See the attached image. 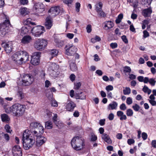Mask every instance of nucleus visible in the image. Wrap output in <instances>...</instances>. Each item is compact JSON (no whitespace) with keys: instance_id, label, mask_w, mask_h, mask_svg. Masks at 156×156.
I'll list each match as a JSON object with an SVG mask.
<instances>
[{"instance_id":"nucleus-27","label":"nucleus","mask_w":156,"mask_h":156,"mask_svg":"<svg viewBox=\"0 0 156 156\" xmlns=\"http://www.w3.org/2000/svg\"><path fill=\"white\" fill-rule=\"evenodd\" d=\"M137 79L140 82H144L145 83H148V77H144L142 76H139L137 77Z\"/></svg>"},{"instance_id":"nucleus-43","label":"nucleus","mask_w":156,"mask_h":156,"mask_svg":"<svg viewBox=\"0 0 156 156\" xmlns=\"http://www.w3.org/2000/svg\"><path fill=\"white\" fill-rule=\"evenodd\" d=\"M32 19L30 18H28L24 21V24L25 25H30L31 23Z\"/></svg>"},{"instance_id":"nucleus-31","label":"nucleus","mask_w":156,"mask_h":156,"mask_svg":"<svg viewBox=\"0 0 156 156\" xmlns=\"http://www.w3.org/2000/svg\"><path fill=\"white\" fill-rule=\"evenodd\" d=\"M45 127L48 129H51L53 128L52 123L51 121H48L45 122Z\"/></svg>"},{"instance_id":"nucleus-37","label":"nucleus","mask_w":156,"mask_h":156,"mask_svg":"<svg viewBox=\"0 0 156 156\" xmlns=\"http://www.w3.org/2000/svg\"><path fill=\"white\" fill-rule=\"evenodd\" d=\"M70 67L71 69L73 71H75L77 70V67L76 64L74 62L71 63L70 64Z\"/></svg>"},{"instance_id":"nucleus-6","label":"nucleus","mask_w":156,"mask_h":156,"mask_svg":"<svg viewBox=\"0 0 156 156\" xmlns=\"http://www.w3.org/2000/svg\"><path fill=\"white\" fill-rule=\"evenodd\" d=\"M34 81V79L32 75L25 74L22 78V84L25 86H28L31 84Z\"/></svg>"},{"instance_id":"nucleus-2","label":"nucleus","mask_w":156,"mask_h":156,"mask_svg":"<svg viewBox=\"0 0 156 156\" xmlns=\"http://www.w3.org/2000/svg\"><path fill=\"white\" fill-rule=\"evenodd\" d=\"M25 109V105L19 104H16L10 107L5 108L7 113H13V115L17 117L22 116L24 113Z\"/></svg>"},{"instance_id":"nucleus-14","label":"nucleus","mask_w":156,"mask_h":156,"mask_svg":"<svg viewBox=\"0 0 156 156\" xmlns=\"http://www.w3.org/2000/svg\"><path fill=\"white\" fill-rule=\"evenodd\" d=\"M1 45L7 53H9L12 51V46L11 43L2 42Z\"/></svg>"},{"instance_id":"nucleus-7","label":"nucleus","mask_w":156,"mask_h":156,"mask_svg":"<svg viewBox=\"0 0 156 156\" xmlns=\"http://www.w3.org/2000/svg\"><path fill=\"white\" fill-rule=\"evenodd\" d=\"M66 53L69 56H72L77 51L76 47L72 44H68L65 47Z\"/></svg>"},{"instance_id":"nucleus-41","label":"nucleus","mask_w":156,"mask_h":156,"mask_svg":"<svg viewBox=\"0 0 156 156\" xmlns=\"http://www.w3.org/2000/svg\"><path fill=\"white\" fill-rule=\"evenodd\" d=\"M57 117L58 116L57 114H55L54 116L53 117L52 119L53 122L55 123V124L58 127V128H60L59 127V126L58 125V122H57Z\"/></svg>"},{"instance_id":"nucleus-52","label":"nucleus","mask_w":156,"mask_h":156,"mask_svg":"<svg viewBox=\"0 0 156 156\" xmlns=\"http://www.w3.org/2000/svg\"><path fill=\"white\" fill-rule=\"evenodd\" d=\"M121 38L125 44H127L128 43V41L126 36L123 35L122 36Z\"/></svg>"},{"instance_id":"nucleus-35","label":"nucleus","mask_w":156,"mask_h":156,"mask_svg":"<svg viewBox=\"0 0 156 156\" xmlns=\"http://www.w3.org/2000/svg\"><path fill=\"white\" fill-rule=\"evenodd\" d=\"M98 15L100 18H104L106 16V14L102 10L97 12Z\"/></svg>"},{"instance_id":"nucleus-17","label":"nucleus","mask_w":156,"mask_h":156,"mask_svg":"<svg viewBox=\"0 0 156 156\" xmlns=\"http://www.w3.org/2000/svg\"><path fill=\"white\" fill-rule=\"evenodd\" d=\"M32 27L30 25H25L23 27L21 28V33L22 34H27L28 32H31Z\"/></svg>"},{"instance_id":"nucleus-60","label":"nucleus","mask_w":156,"mask_h":156,"mask_svg":"<svg viewBox=\"0 0 156 156\" xmlns=\"http://www.w3.org/2000/svg\"><path fill=\"white\" fill-rule=\"evenodd\" d=\"M142 137L144 140H146L147 137V134L146 133L144 132H143L142 133Z\"/></svg>"},{"instance_id":"nucleus-54","label":"nucleus","mask_w":156,"mask_h":156,"mask_svg":"<svg viewBox=\"0 0 156 156\" xmlns=\"http://www.w3.org/2000/svg\"><path fill=\"white\" fill-rule=\"evenodd\" d=\"M134 140L133 139H129L127 140V143L129 145L134 144Z\"/></svg>"},{"instance_id":"nucleus-46","label":"nucleus","mask_w":156,"mask_h":156,"mask_svg":"<svg viewBox=\"0 0 156 156\" xmlns=\"http://www.w3.org/2000/svg\"><path fill=\"white\" fill-rule=\"evenodd\" d=\"M126 114L128 116H131L133 115V112L131 109H129L126 110Z\"/></svg>"},{"instance_id":"nucleus-20","label":"nucleus","mask_w":156,"mask_h":156,"mask_svg":"<svg viewBox=\"0 0 156 156\" xmlns=\"http://www.w3.org/2000/svg\"><path fill=\"white\" fill-rule=\"evenodd\" d=\"M105 26L104 28L105 30H108L112 28L114 26V23L111 21H106L104 23Z\"/></svg>"},{"instance_id":"nucleus-40","label":"nucleus","mask_w":156,"mask_h":156,"mask_svg":"<svg viewBox=\"0 0 156 156\" xmlns=\"http://www.w3.org/2000/svg\"><path fill=\"white\" fill-rule=\"evenodd\" d=\"M131 71V69L129 66H126L123 67V72L124 73H130Z\"/></svg>"},{"instance_id":"nucleus-50","label":"nucleus","mask_w":156,"mask_h":156,"mask_svg":"<svg viewBox=\"0 0 156 156\" xmlns=\"http://www.w3.org/2000/svg\"><path fill=\"white\" fill-rule=\"evenodd\" d=\"M120 109L123 111H124L126 109L127 107L124 103H122L120 106Z\"/></svg>"},{"instance_id":"nucleus-25","label":"nucleus","mask_w":156,"mask_h":156,"mask_svg":"<svg viewBox=\"0 0 156 156\" xmlns=\"http://www.w3.org/2000/svg\"><path fill=\"white\" fill-rule=\"evenodd\" d=\"M117 115L118 117H120L121 120H126L127 119L126 115L124 114V113L122 111H119L117 112Z\"/></svg>"},{"instance_id":"nucleus-51","label":"nucleus","mask_w":156,"mask_h":156,"mask_svg":"<svg viewBox=\"0 0 156 156\" xmlns=\"http://www.w3.org/2000/svg\"><path fill=\"white\" fill-rule=\"evenodd\" d=\"M133 101L132 98L130 97L126 99V103L128 105H130L132 103Z\"/></svg>"},{"instance_id":"nucleus-15","label":"nucleus","mask_w":156,"mask_h":156,"mask_svg":"<svg viewBox=\"0 0 156 156\" xmlns=\"http://www.w3.org/2000/svg\"><path fill=\"white\" fill-rule=\"evenodd\" d=\"M76 106V104L74 102L72 101H68L67 102L66 109L69 111L72 112Z\"/></svg>"},{"instance_id":"nucleus-39","label":"nucleus","mask_w":156,"mask_h":156,"mask_svg":"<svg viewBox=\"0 0 156 156\" xmlns=\"http://www.w3.org/2000/svg\"><path fill=\"white\" fill-rule=\"evenodd\" d=\"M58 53V51L55 49L51 50L50 53V54L51 55L52 57L56 56Z\"/></svg>"},{"instance_id":"nucleus-42","label":"nucleus","mask_w":156,"mask_h":156,"mask_svg":"<svg viewBox=\"0 0 156 156\" xmlns=\"http://www.w3.org/2000/svg\"><path fill=\"white\" fill-rule=\"evenodd\" d=\"M131 90L129 87H126L125 89L123 90V92L125 95L129 94L130 93Z\"/></svg>"},{"instance_id":"nucleus-10","label":"nucleus","mask_w":156,"mask_h":156,"mask_svg":"<svg viewBox=\"0 0 156 156\" xmlns=\"http://www.w3.org/2000/svg\"><path fill=\"white\" fill-rule=\"evenodd\" d=\"M21 54H22V51H20L16 52L12 56V59L18 65L22 64L21 61Z\"/></svg>"},{"instance_id":"nucleus-11","label":"nucleus","mask_w":156,"mask_h":156,"mask_svg":"<svg viewBox=\"0 0 156 156\" xmlns=\"http://www.w3.org/2000/svg\"><path fill=\"white\" fill-rule=\"evenodd\" d=\"M34 133L35 137H36V142L37 144L41 145L46 141V139L42 136L41 134L37 133V131H33Z\"/></svg>"},{"instance_id":"nucleus-48","label":"nucleus","mask_w":156,"mask_h":156,"mask_svg":"<svg viewBox=\"0 0 156 156\" xmlns=\"http://www.w3.org/2000/svg\"><path fill=\"white\" fill-rule=\"evenodd\" d=\"M97 139V136L94 134H91V140L92 141H95Z\"/></svg>"},{"instance_id":"nucleus-58","label":"nucleus","mask_w":156,"mask_h":156,"mask_svg":"<svg viewBox=\"0 0 156 156\" xmlns=\"http://www.w3.org/2000/svg\"><path fill=\"white\" fill-rule=\"evenodd\" d=\"M87 32L88 33H90L91 32V26L90 25H87L86 28Z\"/></svg>"},{"instance_id":"nucleus-9","label":"nucleus","mask_w":156,"mask_h":156,"mask_svg":"<svg viewBox=\"0 0 156 156\" xmlns=\"http://www.w3.org/2000/svg\"><path fill=\"white\" fill-rule=\"evenodd\" d=\"M41 52H36L34 53L33 55L32 56L30 62L31 63L34 65H37L39 63V58L40 56Z\"/></svg>"},{"instance_id":"nucleus-8","label":"nucleus","mask_w":156,"mask_h":156,"mask_svg":"<svg viewBox=\"0 0 156 156\" xmlns=\"http://www.w3.org/2000/svg\"><path fill=\"white\" fill-rule=\"evenodd\" d=\"M11 25L10 22L8 17L6 16V19L3 23L0 24L1 31L7 33L8 32L9 27Z\"/></svg>"},{"instance_id":"nucleus-56","label":"nucleus","mask_w":156,"mask_h":156,"mask_svg":"<svg viewBox=\"0 0 156 156\" xmlns=\"http://www.w3.org/2000/svg\"><path fill=\"white\" fill-rule=\"evenodd\" d=\"M113 87L111 85H108L106 86V90L108 91L109 90H113Z\"/></svg>"},{"instance_id":"nucleus-45","label":"nucleus","mask_w":156,"mask_h":156,"mask_svg":"<svg viewBox=\"0 0 156 156\" xmlns=\"http://www.w3.org/2000/svg\"><path fill=\"white\" fill-rule=\"evenodd\" d=\"M132 108L135 111L138 112L140 109V107L138 104H136L132 106Z\"/></svg>"},{"instance_id":"nucleus-23","label":"nucleus","mask_w":156,"mask_h":156,"mask_svg":"<svg viewBox=\"0 0 156 156\" xmlns=\"http://www.w3.org/2000/svg\"><path fill=\"white\" fill-rule=\"evenodd\" d=\"M75 96L76 99H84L86 98V95L82 91H77L75 92Z\"/></svg>"},{"instance_id":"nucleus-63","label":"nucleus","mask_w":156,"mask_h":156,"mask_svg":"<svg viewBox=\"0 0 156 156\" xmlns=\"http://www.w3.org/2000/svg\"><path fill=\"white\" fill-rule=\"evenodd\" d=\"M115 33L116 35H120L121 34V33L119 31V28H117L115 30Z\"/></svg>"},{"instance_id":"nucleus-24","label":"nucleus","mask_w":156,"mask_h":156,"mask_svg":"<svg viewBox=\"0 0 156 156\" xmlns=\"http://www.w3.org/2000/svg\"><path fill=\"white\" fill-rule=\"evenodd\" d=\"M31 40V37L29 35H26L24 36L21 40V42L24 44H28L30 42Z\"/></svg>"},{"instance_id":"nucleus-3","label":"nucleus","mask_w":156,"mask_h":156,"mask_svg":"<svg viewBox=\"0 0 156 156\" xmlns=\"http://www.w3.org/2000/svg\"><path fill=\"white\" fill-rule=\"evenodd\" d=\"M83 140L79 136L74 137L71 140L72 147L76 150H80L83 148Z\"/></svg>"},{"instance_id":"nucleus-62","label":"nucleus","mask_w":156,"mask_h":156,"mask_svg":"<svg viewBox=\"0 0 156 156\" xmlns=\"http://www.w3.org/2000/svg\"><path fill=\"white\" fill-rule=\"evenodd\" d=\"M114 115L113 113H110L108 116V118L110 120H112L114 118Z\"/></svg>"},{"instance_id":"nucleus-34","label":"nucleus","mask_w":156,"mask_h":156,"mask_svg":"<svg viewBox=\"0 0 156 156\" xmlns=\"http://www.w3.org/2000/svg\"><path fill=\"white\" fill-rule=\"evenodd\" d=\"M1 116L3 122H7L9 121V118L7 114H2L1 115Z\"/></svg>"},{"instance_id":"nucleus-49","label":"nucleus","mask_w":156,"mask_h":156,"mask_svg":"<svg viewBox=\"0 0 156 156\" xmlns=\"http://www.w3.org/2000/svg\"><path fill=\"white\" fill-rule=\"evenodd\" d=\"M152 0H142V2L144 4H147L148 5H150Z\"/></svg>"},{"instance_id":"nucleus-38","label":"nucleus","mask_w":156,"mask_h":156,"mask_svg":"<svg viewBox=\"0 0 156 156\" xmlns=\"http://www.w3.org/2000/svg\"><path fill=\"white\" fill-rule=\"evenodd\" d=\"M155 78H151L150 79L148 78V82L152 86H154L156 83V81L155 80Z\"/></svg>"},{"instance_id":"nucleus-61","label":"nucleus","mask_w":156,"mask_h":156,"mask_svg":"<svg viewBox=\"0 0 156 156\" xmlns=\"http://www.w3.org/2000/svg\"><path fill=\"white\" fill-rule=\"evenodd\" d=\"M143 32L144 34L143 36L144 38L147 37L149 36V34L146 30H144Z\"/></svg>"},{"instance_id":"nucleus-64","label":"nucleus","mask_w":156,"mask_h":156,"mask_svg":"<svg viewBox=\"0 0 156 156\" xmlns=\"http://www.w3.org/2000/svg\"><path fill=\"white\" fill-rule=\"evenodd\" d=\"M69 77L71 81L73 82L75 80L76 76L73 74H72L70 75Z\"/></svg>"},{"instance_id":"nucleus-13","label":"nucleus","mask_w":156,"mask_h":156,"mask_svg":"<svg viewBox=\"0 0 156 156\" xmlns=\"http://www.w3.org/2000/svg\"><path fill=\"white\" fill-rule=\"evenodd\" d=\"M12 152L14 156H22V152L20 147L18 145L14 146Z\"/></svg>"},{"instance_id":"nucleus-36","label":"nucleus","mask_w":156,"mask_h":156,"mask_svg":"<svg viewBox=\"0 0 156 156\" xmlns=\"http://www.w3.org/2000/svg\"><path fill=\"white\" fill-rule=\"evenodd\" d=\"M40 123L36 122H31L30 124V126L31 127L34 128H37L38 127Z\"/></svg>"},{"instance_id":"nucleus-33","label":"nucleus","mask_w":156,"mask_h":156,"mask_svg":"<svg viewBox=\"0 0 156 156\" xmlns=\"http://www.w3.org/2000/svg\"><path fill=\"white\" fill-rule=\"evenodd\" d=\"M74 89L76 90V92H77V91H79V88L80 87L81 85V83L80 82H78L76 83H74Z\"/></svg>"},{"instance_id":"nucleus-22","label":"nucleus","mask_w":156,"mask_h":156,"mask_svg":"<svg viewBox=\"0 0 156 156\" xmlns=\"http://www.w3.org/2000/svg\"><path fill=\"white\" fill-rule=\"evenodd\" d=\"M101 138L108 144H110L112 143V141L109 136L106 133H103L102 134Z\"/></svg>"},{"instance_id":"nucleus-32","label":"nucleus","mask_w":156,"mask_h":156,"mask_svg":"<svg viewBox=\"0 0 156 156\" xmlns=\"http://www.w3.org/2000/svg\"><path fill=\"white\" fill-rule=\"evenodd\" d=\"M20 13L22 15L25 16L27 15L29 12L27 10V9L26 8H21L20 10Z\"/></svg>"},{"instance_id":"nucleus-26","label":"nucleus","mask_w":156,"mask_h":156,"mask_svg":"<svg viewBox=\"0 0 156 156\" xmlns=\"http://www.w3.org/2000/svg\"><path fill=\"white\" fill-rule=\"evenodd\" d=\"M117 103L113 101L112 103L109 104L108 106V109L109 110H113L116 109L117 106Z\"/></svg>"},{"instance_id":"nucleus-19","label":"nucleus","mask_w":156,"mask_h":156,"mask_svg":"<svg viewBox=\"0 0 156 156\" xmlns=\"http://www.w3.org/2000/svg\"><path fill=\"white\" fill-rule=\"evenodd\" d=\"M45 26L47 29H50L51 28L52 26V22L50 17H48L46 18Z\"/></svg>"},{"instance_id":"nucleus-28","label":"nucleus","mask_w":156,"mask_h":156,"mask_svg":"<svg viewBox=\"0 0 156 156\" xmlns=\"http://www.w3.org/2000/svg\"><path fill=\"white\" fill-rule=\"evenodd\" d=\"M54 41L58 47H62L64 44V41L60 40L58 39L55 38V39Z\"/></svg>"},{"instance_id":"nucleus-1","label":"nucleus","mask_w":156,"mask_h":156,"mask_svg":"<svg viewBox=\"0 0 156 156\" xmlns=\"http://www.w3.org/2000/svg\"><path fill=\"white\" fill-rule=\"evenodd\" d=\"M23 144L24 148L27 150L32 147L35 142L34 133L33 131L26 130L23 134Z\"/></svg>"},{"instance_id":"nucleus-47","label":"nucleus","mask_w":156,"mask_h":156,"mask_svg":"<svg viewBox=\"0 0 156 156\" xmlns=\"http://www.w3.org/2000/svg\"><path fill=\"white\" fill-rule=\"evenodd\" d=\"M46 96L49 100L51 101L52 100L53 94L51 91H50L49 94H46Z\"/></svg>"},{"instance_id":"nucleus-29","label":"nucleus","mask_w":156,"mask_h":156,"mask_svg":"<svg viewBox=\"0 0 156 156\" xmlns=\"http://www.w3.org/2000/svg\"><path fill=\"white\" fill-rule=\"evenodd\" d=\"M102 3L100 2L96 4L95 10L97 12L102 10Z\"/></svg>"},{"instance_id":"nucleus-57","label":"nucleus","mask_w":156,"mask_h":156,"mask_svg":"<svg viewBox=\"0 0 156 156\" xmlns=\"http://www.w3.org/2000/svg\"><path fill=\"white\" fill-rule=\"evenodd\" d=\"M18 95L20 98V99H22L24 98L23 93L21 91H19L18 92Z\"/></svg>"},{"instance_id":"nucleus-12","label":"nucleus","mask_w":156,"mask_h":156,"mask_svg":"<svg viewBox=\"0 0 156 156\" xmlns=\"http://www.w3.org/2000/svg\"><path fill=\"white\" fill-rule=\"evenodd\" d=\"M61 9L59 6H54L50 8L48 12L51 13L52 17H55L59 13Z\"/></svg>"},{"instance_id":"nucleus-55","label":"nucleus","mask_w":156,"mask_h":156,"mask_svg":"<svg viewBox=\"0 0 156 156\" xmlns=\"http://www.w3.org/2000/svg\"><path fill=\"white\" fill-rule=\"evenodd\" d=\"M80 4L79 3L77 2L76 4V10L77 12L80 11Z\"/></svg>"},{"instance_id":"nucleus-59","label":"nucleus","mask_w":156,"mask_h":156,"mask_svg":"<svg viewBox=\"0 0 156 156\" xmlns=\"http://www.w3.org/2000/svg\"><path fill=\"white\" fill-rule=\"evenodd\" d=\"M20 4L23 5H25L27 4L28 2V0H20Z\"/></svg>"},{"instance_id":"nucleus-30","label":"nucleus","mask_w":156,"mask_h":156,"mask_svg":"<svg viewBox=\"0 0 156 156\" xmlns=\"http://www.w3.org/2000/svg\"><path fill=\"white\" fill-rule=\"evenodd\" d=\"M44 129L43 126H41V125L40 123L38 127H37V128L34 131H37V133H38V132L40 134H41L44 132Z\"/></svg>"},{"instance_id":"nucleus-4","label":"nucleus","mask_w":156,"mask_h":156,"mask_svg":"<svg viewBox=\"0 0 156 156\" xmlns=\"http://www.w3.org/2000/svg\"><path fill=\"white\" fill-rule=\"evenodd\" d=\"M47 44V41L44 39H39L34 44V47L37 50L42 51L45 49Z\"/></svg>"},{"instance_id":"nucleus-21","label":"nucleus","mask_w":156,"mask_h":156,"mask_svg":"<svg viewBox=\"0 0 156 156\" xmlns=\"http://www.w3.org/2000/svg\"><path fill=\"white\" fill-rule=\"evenodd\" d=\"M152 12V10L151 7H150L149 8L143 10L142 15L145 17H146L150 16Z\"/></svg>"},{"instance_id":"nucleus-53","label":"nucleus","mask_w":156,"mask_h":156,"mask_svg":"<svg viewBox=\"0 0 156 156\" xmlns=\"http://www.w3.org/2000/svg\"><path fill=\"white\" fill-rule=\"evenodd\" d=\"M110 46L112 49L116 48L118 46V44L116 43H112L110 44Z\"/></svg>"},{"instance_id":"nucleus-5","label":"nucleus","mask_w":156,"mask_h":156,"mask_svg":"<svg viewBox=\"0 0 156 156\" xmlns=\"http://www.w3.org/2000/svg\"><path fill=\"white\" fill-rule=\"evenodd\" d=\"M44 28L41 26H37L32 28L31 32L35 37H38L40 36L45 31Z\"/></svg>"},{"instance_id":"nucleus-18","label":"nucleus","mask_w":156,"mask_h":156,"mask_svg":"<svg viewBox=\"0 0 156 156\" xmlns=\"http://www.w3.org/2000/svg\"><path fill=\"white\" fill-rule=\"evenodd\" d=\"M29 56L28 54L26 52L22 51V54H21V61L22 64L23 62L28 61L29 60Z\"/></svg>"},{"instance_id":"nucleus-16","label":"nucleus","mask_w":156,"mask_h":156,"mask_svg":"<svg viewBox=\"0 0 156 156\" xmlns=\"http://www.w3.org/2000/svg\"><path fill=\"white\" fill-rule=\"evenodd\" d=\"M34 8L36 12L38 13H41L44 10V6L42 3L40 2L35 4L34 5Z\"/></svg>"},{"instance_id":"nucleus-44","label":"nucleus","mask_w":156,"mask_h":156,"mask_svg":"<svg viewBox=\"0 0 156 156\" xmlns=\"http://www.w3.org/2000/svg\"><path fill=\"white\" fill-rule=\"evenodd\" d=\"M5 129L6 132L8 133H11L12 130L11 129V127L8 124H6L4 127Z\"/></svg>"}]
</instances>
